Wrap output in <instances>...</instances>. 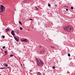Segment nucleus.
Instances as JSON below:
<instances>
[{
    "label": "nucleus",
    "instance_id": "obj_7",
    "mask_svg": "<svg viewBox=\"0 0 75 75\" xmlns=\"http://www.w3.org/2000/svg\"><path fill=\"white\" fill-rule=\"evenodd\" d=\"M24 42H28V40H27L26 39H24Z\"/></svg>",
    "mask_w": 75,
    "mask_h": 75
},
{
    "label": "nucleus",
    "instance_id": "obj_9",
    "mask_svg": "<svg viewBox=\"0 0 75 75\" xmlns=\"http://www.w3.org/2000/svg\"><path fill=\"white\" fill-rule=\"evenodd\" d=\"M9 30H10L8 28L6 29V32H8V31H9Z\"/></svg>",
    "mask_w": 75,
    "mask_h": 75
},
{
    "label": "nucleus",
    "instance_id": "obj_33",
    "mask_svg": "<svg viewBox=\"0 0 75 75\" xmlns=\"http://www.w3.org/2000/svg\"><path fill=\"white\" fill-rule=\"evenodd\" d=\"M35 8H37V7H35Z\"/></svg>",
    "mask_w": 75,
    "mask_h": 75
},
{
    "label": "nucleus",
    "instance_id": "obj_4",
    "mask_svg": "<svg viewBox=\"0 0 75 75\" xmlns=\"http://www.w3.org/2000/svg\"><path fill=\"white\" fill-rule=\"evenodd\" d=\"M11 34L13 36H14L15 35V34L14 33V31L13 30H12L11 31Z\"/></svg>",
    "mask_w": 75,
    "mask_h": 75
},
{
    "label": "nucleus",
    "instance_id": "obj_37",
    "mask_svg": "<svg viewBox=\"0 0 75 75\" xmlns=\"http://www.w3.org/2000/svg\"><path fill=\"white\" fill-rule=\"evenodd\" d=\"M24 68H25V67H24Z\"/></svg>",
    "mask_w": 75,
    "mask_h": 75
},
{
    "label": "nucleus",
    "instance_id": "obj_35",
    "mask_svg": "<svg viewBox=\"0 0 75 75\" xmlns=\"http://www.w3.org/2000/svg\"><path fill=\"white\" fill-rule=\"evenodd\" d=\"M19 59H20V58H19Z\"/></svg>",
    "mask_w": 75,
    "mask_h": 75
},
{
    "label": "nucleus",
    "instance_id": "obj_5",
    "mask_svg": "<svg viewBox=\"0 0 75 75\" xmlns=\"http://www.w3.org/2000/svg\"><path fill=\"white\" fill-rule=\"evenodd\" d=\"M13 37H14L15 40H16V41H19V40L18 39V38L17 37H15L14 36Z\"/></svg>",
    "mask_w": 75,
    "mask_h": 75
},
{
    "label": "nucleus",
    "instance_id": "obj_11",
    "mask_svg": "<svg viewBox=\"0 0 75 75\" xmlns=\"http://www.w3.org/2000/svg\"><path fill=\"white\" fill-rule=\"evenodd\" d=\"M48 6L49 7H51V4H48Z\"/></svg>",
    "mask_w": 75,
    "mask_h": 75
},
{
    "label": "nucleus",
    "instance_id": "obj_8",
    "mask_svg": "<svg viewBox=\"0 0 75 75\" xmlns=\"http://www.w3.org/2000/svg\"><path fill=\"white\" fill-rule=\"evenodd\" d=\"M50 47V48H53V49L55 48V47L54 46H51Z\"/></svg>",
    "mask_w": 75,
    "mask_h": 75
},
{
    "label": "nucleus",
    "instance_id": "obj_26",
    "mask_svg": "<svg viewBox=\"0 0 75 75\" xmlns=\"http://www.w3.org/2000/svg\"><path fill=\"white\" fill-rule=\"evenodd\" d=\"M39 47L40 48H41L42 47V46H39Z\"/></svg>",
    "mask_w": 75,
    "mask_h": 75
},
{
    "label": "nucleus",
    "instance_id": "obj_13",
    "mask_svg": "<svg viewBox=\"0 0 75 75\" xmlns=\"http://www.w3.org/2000/svg\"><path fill=\"white\" fill-rule=\"evenodd\" d=\"M19 24H21V25L22 24V23H21V21H19Z\"/></svg>",
    "mask_w": 75,
    "mask_h": 75
},
{
    "label": "nucleus",
    "instance_id": "obj_6",
    "mask_svg": "<svg viewBox=\"0 0 75 75\" xmlns=\"http://www.w3.org/2000/svg\"><path fill=\"white\" fill-rule=\"evenodd\" d=\"M16 32V34H18L19 33H20V32L18 30H15Z\"/></svg>",
    "mask_w": 75,
    "mask_h": 75
},
{
    "label": "nucleus",
    "instance_id": "obj_25",
    "mask_svg": "<svg viewBox=\"0 0 75 75\" xmlns=\"http://www.w3.org/2000/svg\"><path fill=\"white\" fill-rule=\"evenodd\" d=\"M1 69H4L5 68V67H2V68L1 67Z\"/></svg>",
    "mask_w": 75,
    "mask_h": 75
},
{
    "label": "nucleus",
    "instance_id": "obj_28",
    "mask_svg": "<svg viewBox=\"0 0 75 75\" xmlns=\"http://www.w3.org/2000/svg\"><path fill=\"white\" fill-rule=\"evenodd\" d=\"M55 7H57V4H56L55 5Z\"/></svg>",
    "mask_w": 75,
    "mask_h": 75
},
{
    "label": "nucleus",
    "instance_id": "obj_19",
    "mask_svg": "<svg viewBox=\"0 0 75 75\" xmlns=\"http://www.w3.org/2000/svg\"><path fill=\"white\" fill-rule=\"evenodd\" d=\"M74 9V8L73 7H71V10H73V9Z\"/></svg>",
    "mask_w": 75,
    "mask_h": 75
},
{
    "label": "nucleus",
    "instance_id": "obj_24",
    "mask_svg": "<svg viewBox=\"0 0 75 75\" xmlns=\"http://www.w3.org/2000/svg\"><path fill=\"white\" fill-rule=\"evenodd\" d=\"M5 37V36H4V35L2 36V38H4Z\"/></svg>",
    "mask_w": 75,
    "mask_h": 75
},
{
    "label": "nucleus",
    "instance_id": "obj_34",
    "mask_svg": "<svg viewBox=\"0 0 75 75\" xmlns=\"http://www.w3.org/2000/svg\"><path fill=\"white\" fill-rule=\"evenodd\" d=\"M0 75H1V74H0Z\"/></svg>",
    "mask_w": 75,
    "mask_h": 75
},
{
    "label": "nucleus",
    "instance_id": "obj_20",
    "mask_svg": "<svg viewBox=\"0 0 75 75\" xmlns=\"http://www.w3.org/2000/svg\"><path fill=\"white\" fill-rule=\"evenodd\" d=\"M3 49H4V48H6V47L5 46H3L2 47Z\"/></svg>",
    "mask_w": 75,
    "mask_h": 75
},
{
    "label": "nucleus",
    "instance_id": "obj_1",
    "mask_svg": "<svg viewBox=\"0 0 75 75\" xmlns=\"http://www.w3.org/2000/svg\"><path fill=\"white\" fill-rule=\"evenodd\" d=\"M36 61L37 62V65L38 66L42 67L44 64V62H43V61L41 60L37 59Z\"/></svg>",
    "mask_w": 75,
    "mask_h": 75
},
{
    "label": "nucleus",
    "instance_id": "obj_16",
    "mask_svg": "<svg viewBox=\"0 0 75 75\" xmlns=\"http://www.w3.org/2000/svg\"><path fill=\"white\" fill-rule=\"evenodd\" d=\"M5 67H7L8 66V65H7V64H6L5 65Z\"/></svg>",
    "mask_w": 75,
    "mask_h": 75
},
{
    "label": "nucleus",
    "instance_id": "obj_15",
    "mask_svg": "<svg viewBox=\"0 0 75 75\" xmlns=\"http://www.w3.org/2000/svg\"><path fill=\"white\" fill-rule=\"evenodd\" d=\"M13 54H11L10 55V57H13Z\"/></svg>",
    "mask_w": 75,
    "mask_h": 75
},
{
    "label": "nucleus",
    "instance_id": "obj_10",
    "mask_svg": "<svg viewBox=\"0 0 75 75\" xmlns=\"http://www.w3.org/2000/svg\"><path fill=\"white\" fill-rule=\"evenodd\" d=\"M43 52H44L42 51H41L40 52V54H43Z\"/></svg>",
    "mask_w": 75,
    "mask_h": 75
},
{
    "label": "nucleus",
    "instance_id": "obj_31",
    "mask_svg": "<svg viewBox=\"0 0 75 75\" xmlns=\"http://www.w3.org/2000/svg\"><path fill=\"white\" fill-rule=\"evenodd\" d=\"M3 50V49H1V50L2 51Z\"/></svg>",
    "mask_w": 75,
    "mask_h": 75
},
{
    "label": "nucleus",
    "instance_id": "obj_30",
    "mask_svg": "<svg viewBox=\"0 0 75 75\" xmlns=\"http://www.w3.org/2000/svg\"><path fill=\"white\" fill-rule=\"evenodd\" d=\"M67 11H68V9H66Z\"/></svg>",
    "mask_w": 75,
    "mask_h": 75
},
{
    "label": "nucleus",
    "instance_id": "obj_32",
    "mask_svg": "<svg viewBox=\"0 0 75 75\" xmlns=\"http://www.w3.org/2000/svg\"><path fill=\"white\" fill-rule=\"evenodd\" d=\"M23 65L24 66H25V65L24 64H23Z\"/></svg>",
    "mask_w": 75,
    "mask_h": 75
},
{
    "label": "nucleus",
    "instance_id": "obj_17",
    "mask_svg": "<svg viewBox=\"0 0 75 75\" xmlns=\"http://www.w3.org/2000/svg\"><path fill=\"white\" fill-rule=\"evenodd\" d=\"M20 29L21 30H23V28H22V27H21L20 28Z\"/></svg>",
    "mask_w": 75,
    "mask_h": 75
},
{
    "label": "nucleus",
    "instance_id": "obj_14",
    "mask_svg": "<svg viewBox=\"0 0 75 75\" xmlns=\"http://www.w3.org/2000/svg\"><path fill=\"white\" fill-rule=\"evenodd\" d=\"M68 57H70V56H71V55H70V54L69 53L68 54Z\"/></svg>",
    "mask_w": 75,
    "mask_h": 75
},
{
    "label": "nucleus",
    "instance_id": "obj_27",
    "mask_svg": "<svg viewBox=\"0 0 75 75\" xmlns=\"http://www.w3.org/2000/svg\"><path fill=\"white\" fill-rule=\"evenodd\" d=\"M7 54L5 53V54H4V56H5V55H7Z\"/></svg>",
    "mask_w": 75,
    "mask_h": 75
},
{
    "label": "nucleus",
    "instance_id": "obj_12",
    "mask_svg": "<svg viewBox=\"0 0 75 75\" xmlns=\"http://www.w3.org/2000/svg\"><path fill=\"white\" fill-rule=\"evenodd\" d=\"M38 75H41V73H40V72H39L38 73Z\"/></svg>",
    "mask_w": 75,
    "mask_h": 75
},
{
    "label": "nucleus",
    "instance_id": "obj_29",
    "mask_svg": "<svg viewBox=\"0 0 75 75\" xmlns=\"http://www.w3.org/2000/svg\"><path fill=\"white\" fill-rule=\"evenodd\" d=\"M32 20V19H30L29 20Z\"/></svg>",
    "mask_w": 75,
    "mask_h": 75
},
{
    "label": "nucleus",
    "instance_id": "obj_2",
    "mask_svg": "<svg viewBox=\"0 0 75 75\" xmlns=\"http://www.w3.org/2000/svg\"><path fill=\"white\" fill-rule=\"evenodd\" d=\"M64 30L65 31L69 32H72L73 31V29L71 28L69 26H67V27L64 28Z\"/></svg>",
    "mask_w": 75,
    "mask_h": 75
},
{
    "label": "nucleus",
    "instance_id": "obj_36",
    "mask_svg": "<svg viewBox=\"0 0 75 75\" xmlns=\"http://www.w3.org/2000/svg\"><path fill=\"white\" fill-rule=\"evenodd\" d=\"M19 59H20V58H19Z\"/></svg>",
    "mask_w": 75,
    "mask_h": 75
},
{
    "label": "nucleus",
    "instance_id": "obj_18",
    "mask_svg": "<svg viewBox=\"0 0 75 75\" xmlns=\"http://www.w3.org/2000/svg\"><path fill=\"white\" fill-rule=\"evenodd\" d=\"M52 68L53 69H55V66H53Z\"/></svg>",
    "mask_w": 75,
    "mask_h": 75
},
{
    "label": "nucleus",
    "instance_id": "obj_22",
    "mask_svg": "<svg viewBox=\"0 0 75 75\" xmlns=\"http://www.w3.org/2000/svg\"><path fill=\"white\" fill-rule=\"evenodd\" d=\"M7 51H5L4 52V53H5V54H7Z\"/></svg>",
    "mask_w": 75,
    "mask_h": 75
},
{
    "label": "nucleus",
    "instance_id": "obj_3",
    "mask_svg": "<svg viewBox=\"0 0 75 75\" xmlns=\"http://www.w3.org/2000/svg\"><path fill=\"white\" fill-rule=\"evenodd\" d=\"M0 9L1 10V11H0V13H1L3 12V11L5 10V8H4L3 5H2L1 6L0 8Z\"/></svg>",
    "mask_w": 75,
    "mask_h": 75
},
{
    "label": "nucleus",
    "instance_id": "obj_21",
    "mask_svg": "<svg viewBox=\"0 0 75 75\" xmlns=\"http://www.w3.org/2000/svg\"><path fill=\"white\" fill-rule=\"evenodd\" d=\"M36 10L37 11H38L39 10V9H38V8H37L36 9Z\"/></svg>",
    "mask_w": 75,
    "mask_h": 75
},
{
    "label": "nucleus",
    "instance_id": "obj_23",
    "mask_svg": "<svg viewBox=\"0 0 75 75\" xmlns=\"http://www.w3.org/2000/svg\"><path fill=\"white\" fill-rule=\"evenodd\" d=\"M21 41H22V42H23L24 41V39H23H23H21Z\"/></svg>",
    "mask_w": 75,
    "mask_h": 75
}]
</instances>
